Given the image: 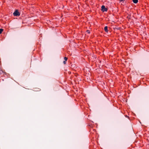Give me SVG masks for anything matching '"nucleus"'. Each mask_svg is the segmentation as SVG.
Instances as JSON below:
<instances>
[{
    "label": "nucleus",
    "mask_w": 149,
    "mask_h": 149,
    "mask_svg": "<svg viewBox=\"0 0 149 149\" xmlns=\"http://www.w3.org/2000/svg\"><path fill=\"white\" fill-rule=\"evenodd\" d=\"M87 32L88 33H90V31L89 30H87Z\"/></svg>",
    "instance_id": "11"
},
{
    "label": "nucleus",
    "mask_w": 149,
    "mask_h": 149,
    "mask_svg": "<svg viewBox=\"0 0 149 149\" xmlns=\"http://www.w3.org/2000/svg\"><path fill=\"white\" fill-rule=\"evenodd\" d=\"M125 0H119V1L120 2H121L122 1H124Z\"/></svg>",
    "instance_id": "9"
},
{
    "label": "nucleus",
    "mask_w": 149,
    "mask_h": 149,
    "mask_svg": "<svg viewBox=\"0 0 149 149\" xmlns=\"http://www.w3.org/2000/svg\"><path fill=\"white\" fill-rule=\"evenodd\" d=\"M64 59L65 61H66L67 60L68 58L66 57H65L64 58Z\"/></svg>",
    "instance_id": "6"
},
{
    "label": "nucleus",
    "mask_w": 149,
    "mask_h": 149,
    "mask_svg": "<svg viewBox=\"0 0 149 149\" xmlns=\"http://www.w3.org/2000/svg\"><path fill=\"white\" fill-rule=\"evenodd\" d=\"M104 31L107 33L108 31V26H105L104 27Z\"/></svg>",
    "instance_id": "3"
},
{
    "label": "nucleus",
    "mask_w": 149,
    "mask_h": 149,
    "mask_svg": "<svg viewBox=\"0 0 149 149\" xmlns=\"http://www.w3.org/2000/svg\"><path fill=\"white\" fill-rule=\"evenodd\" d=\"M63 63H64V64H66V61H63Z\"/></svg>",
    "instance_id": "10"
},
{
    "label": "nucleus",
    "mask_w": 149,
    "mask_h": 149,
    "mask_svg": "<svg viewBox=\"0 0 149 149\" xmlns=\"http://www.w3.org/2000/svg\"><path fill=\"white\" fill-rule=\"evenodd\" d=\"M133 2L134 3H136L138 1V0H132Z\"/></svg>",
    "instance_id": "4"
},
{
    "label": "nucleus",
    "mask_w": 149,
    "mask_h": 149,
    "mask_svg": "<svg viewBox=\"0 0 149 149\" xmlns=\"http://www.w3.org/2000/svg\"><path fill=\"white\" fill-rule=\"evenodd\" d=\"M3 71L2 70H0V74H1L2 73H3Z\"/></svg>",
    "instance_id": "7"
},
{
    "label": "nucleus",
    "mask_w": 149,
    "mask_h": 149,
    "mask_svg": "<svg viewBox=\"0 0 149 149\" xmlns=\"http://www.w3.org/2000/svg\"><path fill=\"white\" fill-rule=\"evenodd\" d=\"M13 15L14 16H19L20 14L18 10H16L13 13Z\"/></svg>",
    "instance_id": "1"
},
{
    "label": "nucleus",
    "mask_w": 149,
    "mask_h": 149,
    "mask_svg": "<svg viewBox=\"0 0 149 149\" xmlns=\"http://www.w3.org/2000/svg\"><path fill=\"white\" fill-rule=\"evenodd\" d=\"M38 89H39V88H36L35 89L34 91H38V90H38Z\"/></svg>",
    "instance_id": "8"
},
{
    "label": "nucleus",
    "mask_w": 149,
    "mask_h": 149,
    "mask_svg": "<svg viewBox=\"0 0 149 149\" xmlns=\"http://www.w3.org/2000/svg\"><path fill=\"white\" fill-rule=\"evenodd\" d=\"M3 29H1V28L0 29V34H1L2 33V32L3 31Z\"/></svg>",
    "instance_id": "5"
},
{
    "label": "nucleus",
    "mask_w": 149,
    "mask_h": 149,
    "mask_svg": "<svg viewBox=\"0 0 149 149\" xmlns=\"http://www.w3.org/2000/svg\"><path fill=\"white\" fill-rule=\"evenodd\" d=\"M102 10L103 12H106L107 11V9L105 8V6L102 5L101 7Z\"/></svg>",
    "instance_id": "2"
}]
</instances>
